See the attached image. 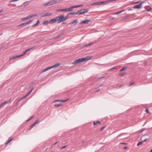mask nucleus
Here are the masks:
<instances>
[{"label":"nucleus","instance_id":"obj_1","mask_svg":"<svg viewBox=\"0 0 152 152\" xmlns=\"http://www.w3.org/2000/svg\"><path fill=\"white\" fill-rule=\"evenodd\" d=\"M91 59L90 57L88 56L85 58H82L75 60L72 63L73 64H80L82 62H84L86 60H88Z\"/></svg>","mask_w":152,"mask_h":152},{"label":"nucleus","instance_id":"obj_2","mask_svg":"<svg viewBox=\"0 0 152 152\" xmlns=\"http://www.w3.org/2000/svg\"><path fill=\"white\" fill-rule=\"evenodd\" d=\"M56 18L58 23H60L61 22H64L67 19V17H64L63 15L58 16Z\"/></svg>","mask_w":152,"mask_h":152},{"label":"nucleus","instance_id":"obj_3","mask_svg":"<svg viewBox=\"0 0 152 152\" xmlns=\"http://www.w3.org/2000/svg\"><path fill=\"white\" fill-rule=\"evenodd\" d=\"M88 11V10L87 9H84L81 10H79V11L76 13V14L78 15H80L83 14L87 12Z\"/></svg>","mask_w":152,"mask_h":152},{"label":"nucleus","instance_id":"obj_4","mask_svg":"<svg viewBox=\"0 0 152 152\" xmlns=\"http://www.w3.org/2000/svg\"><path fill=\"white\" fill-rule=\"evenodd\" d=\"M37 16V15L34 14L29 15L25 18H21V20L22 21H25V20H28L29 19L32 18L33 17H36Z\"/></svg>","mask_w":152,"mask_h":152},{"label":"nucleus","instance_id":"obj_5","mask_svg":"<svg viewBox=\"0 0 152 152\" xmlns=\"http://www.w3.org/2000/svg\"><path fill=\"white\" fill-rule=\"evenodd\" d=\"M141 139L143 142H146L149 140V137L148 135L145 134L142 137Z\"/></svg>","mask_w":152,"mask_h":152},{"label":"nucleus","instance_id":"obj_6","mask_svg":"<svg viewBox=\"0 0 152 152\" xmlns=\"http://www.w3.org/2000/svg\"><path fill=\"white\" fill-rule=\"evenodd\" d=\"M70 12V9L69 8H65L62 9H58L56 10L57 12Z\"/></svg>","mask_w":152,"mask_h":152},{"label":"nucleus","instance_id":"obj_7","mask_svg":"<svg viewBox=\"0 0 152 152\" xmlns=\"http://www.w3.org/2000/svg\"><path fill=\"white\" fill-rule=\"evenodd\" d=\"M145 2L144 1L140 3V4L139 5H135L134 7L133 8L134 9H140L142 7V5L143 3Z\"/></svg>","mask_w":152,"mask_h":152},{"label":"nucleus","instance_id":"obj_8","mask_svg":"<svg viewBox=\"0 0 152 152\" xmlns=\"http://www.w3.org/2000/svg\"><path fill=\"white\" fill-rule=\"evenodd\" d=\"M91 21L89 19L83 21H81L80 23V24H87Z\"/></svg>","mask_w":152,"mask_h":152},{"label":"nucleus","instance_id":"obj_9","mask_svg":"<svg viewBox=\"0 0 152 152\" xmlns=\"http://www.w3.org/2000/svg\"><path fill=\"white\" fill-rule=\"evenodd\" d=\"M83 6V5H77V6H73L71 7L70 8H69V9H70V11H72L73 10L72 9L73 8H77V7H79L82 6Z\"/></svg>","mask_w":152,"mask_h":152},{"label":"nucleus","instance_id":"obj_10","mask_svg":"<svg viewBox=\"0 0 152 152\" xmlns=\"http://www.w3.org/2000/svg\"><path fill=\"white\" fill-rule=\"evenodd\" d=\"M78 22L77 20H75L72 22H71L70 23V24L71 26H73L75 25Z\"/></svg>","mask_w":152,"mask_h":152},{"label":"nucleus","instance_id":"obj_11","mask_svg":"<svg viewBox=\"0 0 152 152\" xmlns=\"http://www.w3.org/2000/svg\"><path fill=\"white\" fill-rule=\"evenodd\" d=\"M56 21H57L56 18H53L50 19L49 21V22L50 23H55Z\"/></svg>","mask_w":152,"mask_h":152},{"label":"nucleus","instance_id":"obj_12","mask_svg":"<svg viewBox=\"0 0 152 152\" xmlns=\"http://www.w3.org/2000/svg\"><path fill=\"white\" fill-rule=\"evenodd\" d=\"M51 69V68L50 66L46 68L45 69H43L41 72L42 73H43L45 72H46V71H48V70Z\"/></svg>","mask_w":152,"mask_h":152},{"label":"nucleus","instance_id":"obj_13","mask_svg":"<svg viewBox=\"0 0 152 152\" xmlns=\"http://www.w3.org/2000/svg\"><path fill=\"white\" fill-rule=\"evenodd\" d=\"M49 2L50 4L51 5L54 4H55V3H57V1L53 0V1H50Z\"/></svg>","mask_w":152,"mask_h":152},{"label":"nucleus","instance_id":"obj_14","mask_svg":"<svg viewBox=\"0 0 152 152\" xmlns=\"http://www.w3.org/2000/svg\"><path fill=\"white\" fill-rule=\"evenodd\" d=\"M60 65V63H57L53 66H51L50 67L51 68V69H52V68H54L55 67H58L59 65Z\"/></svg>","mask_w":152,"mask_h":152},{"label":"nucleus","instance_id":"obj_15","mask_svg":"<svg viewBox=\"0 0 152 152\" xmlns=\"http://www.w3.org/2000/svg\"><path fill=\"white\" fill-rule=\"evenodd\" d=\"M100 3V5H102V4H108V1H101L99 2Z\"/></svg>","mask_w":152,"mask_h":152},{"label":"nucleus","instance_id":"obj_16","mask_svg":"<svg viewBox=\"0 0 152 152\" xmlns=\"http://www.w3.org/2000/svg\"><path fill=\"white\" fill-rule=\"evenodd\" d=\"M93 123L94 125H96L97 124H101V122L99 121H94Z\"/></svg>","mask_w":152,"mask_h":152},{"label":"nucleus","instance_id":"obj_17","mask_svg":"<svg viewBox=\"0 0 152 152\" xmlns=\"http://www.w3.org/2000/svg\"><path fill=\"white\" fill-rule=\"evenodd\" d=\"M92 5H100V3L99 2H96L94 3H93L92 4Z\"/></svg>","mask_w":152,"mask_h":152},{"label":"nucleus","instance_id":"obj_18","mask_svg":"<svg viewBox=\"0 0 152 152\" xmlns=\"http://www.w3.org/2000/svg\"><path fill=\"white\" fill-rule=\"evenodd\" d=\"M52 15V14L51 13H47L45 14L44 16H43V17H44L47 16H51Z\"/></svg>","mask_w":152,"mask_h":152},{"label":"nucleus","instance_id":"obj_19","mask_svg":"<svg viewBox=\"0 0 152 152\" xmlns=\"http://www.w3.org/2000/svg\"><path fill=\"white\" fill-rule=\"evenodd\" d=\"M7 103L6 101L4 103H2L0 104V108L1 107L3 106H4L6 103Z\"/></svg>","mask_w":152,"mask_h":152},{"label":"nucleus","instance_id":"obj_20","mask_svg":"<svg viewBox=\"0 0 152 152\" xmlns=\"http://www.w3.org/2000/svg\"><path fill=\"white\" fill-rule=\"evenodd\" d=\"M39 20H38L37 21V23L35 24H34L32 26L33 27H34V26H37L39 24Z\"/></svg>","mask_w":152,"mask_h":152},{"label":"nucleus","instance_id":"obj_21","mask_svg":"<svg viewBox=\"0 0 152 152\" xmlns=\"http://www.w3.org/2000/svg\"><path fill=\"white\" fill-rule=\"evenodd\" d=\"M38 122H39L38 121H36L34 124H33V125H32L31 126V128L33 127L36 124H37Z\"/></svg>","mask_w":152,"mask_h":152},{"label":"nucleus","instance_id":"obj_22","mask_svg":"<svg viewBox=\"0 0 152 152\" xmlns=\"http://www.w3.org/2000/svg\"><path fill=\"white\" fill-rule=\"evenodd\" d=\"M12 140V138H10L9 139V140H8L7 142L6 143V145L8 143H9V142H11Z\"/></svg>","mask_w":152,"mask_h":152},{"label":"nucleus","instance_id":"obj_23","mask_svg":"<svg viewBox=\"0 0 152 152\" xmlns=\"http://www.w3.org/2000/svg\"><path fill=\"white\" fill-rule=\"evenodd\" d=\"M49 23V22L48 21H44L43 23V25H47Z\"/></svg>","mask_w":152,"mask_h":152},{"label":"nucleus","instance_id":"obj_24","mask_svg":"<svg viewBox=\"0 0 152 152\" xmlns=\"http://www.w3.org/2000/svg\"><path fill=\"white\" fill-rule=\"evenodd\" d=\"M27 25L26 24V23H22L18 25L17 26V28H18V27H19V26H23L24 25Z\"/></svg>","mask_w":152,"mask_h":152},{"label":"nucleus","instance_id":"obj_25","mask_svg":"<svg viewBox=\"0 0 152 152\" xmlns=\"http://www.w3.org/2000/svg\"><path fill=\"white\" fill-rule=\"evenodd\" d=\"M124 11V10H122V11H118L117 12L115 13V14L118 15V14H119L120 13H121L122 12Z\"/></svg>","mask_w":152,"mask_h":152},{"label":"nucleus","instance_id":"obj_26","mask_svg":"<svg viewBox=\"0 0 152 152\" xmlns=\"http://www.w3.org/2000/svg\"><path fill=\"white\" fill-rule=\"evenodd\" d=\"M96 43V42H93L90 43L89 44H88V45H86L85 46H88L89 45H93L94 43Z\"/></svg>","mask_w":152,"mask_h":152},{"label":"nucleus","instance_id":"obj_27","mask_svg":"<svg viewBox=\"0 0 152 152\" xmlns=\"http://www.w3.org/2000/svg\"><path fill=\"white\" fill-rule=\"evenodd\" d=\"M126 69V67H123L122 69H121L120 70V71H122L125 69Z\"/></svg>","mask_w":152,"mask_h":152},{"label":"nucleus","instance_id":"obj_28","mask_svg":"<svg viewBox=\"0 0 152 152\" xmlns=\"http://www.w3.org/2000/svg\"><path fill=\"white\" fill-rule=\"evenodd\" d=\"M33 48H29V49H26L25 50V52H26V53L27 52H28L29 51L32 50Z\"/></svg>","mask_w":152,"mask_h":152},{"label":"nucleus","instance_id":"obj_29","mask_svg":"<svg viewBox=\"0 0 152 152\" xmlns=\"http://www.w3.org/2000/svg\"><path fill=\"white\" fill-rule=\"evenodd\" d=\"M68 100H69L68 99H66V100H60V102H65L68 101Z\"/></svg>","mask_w":152,"mask_h":152},{"label":"nucleus","instance_id":"obj_30","mask_svg":"<svg viewBox=\"0 0 152 152\" xmlns=\"http://www.w3.org/2000/svg\"><path fill=\"white\" fill-rule=\"evenodd\" d=\"M143 142H143V141L142 142H138L137 144V146H139L141 145L142 144V143H143Z\"/></svg>","mask_w":152,"mask_h":152},{"label":"nucleus","instance_id":"obj_31","mask_svg":"<svg viewBox=\"0 0 152 152\" xmlns=\"http://www.w3.org/2000/svg\"><path fill=\"white\" fill-rule=\"evenodd\" d=\"M43 5L44 6H50V5H51L48 2V3H46V4H43Z\"/></svg>","mask_w":152,"mask_h":152},{"label":"nucleus","instance_id":"obj_32","mask_svg":"<svg viewBox=\"0 0 152 152\" xmlns=\"http://www.w3.org/2000/svg\"><path fill=\"white\" fill-rule=\"evenodd\" d=\"M43 5L44 6H50V5H51L48 2V3H46V4H43Z\"/></svg>","mask_w":152,"mask_h":152},{"label":"nucleus","instance_id":"obj_33","mask_svg":"<svg viewBox=\"0 0 152 152\" xmlns=\"http://www.w3.org/2000/svg\"><path fill=\"white\" fill-rule=\"evenodd\" d=\"M16 58V56H13L12 57H11L10 58V60H11L12 59H13Z\"/></svg>","mask_w":152,"mask_h":152},{"label":"nucleus","instance_id":"obj_34","mask_svg":"<svg viewBox=\"0 0 152 152\" xmlns=\"http://www.w3.org/2000/svg\"><path fill=\"white\" fill-rule=\"evenodd\" d=\"M32 22V20H31L28 22H26V24H28L31 23Z\"/></svg>","mask_w":152,"mask_h":152},{"label":"nucleus","instance_id":"obj_35","mask_svg":"<svg viewBox=\"0 0 152 152\" xmlns=\"http://www.w3.org/2000/svg\"><path fill=\"white\" fill-rule=\"evenodd\" d=\"M61 105V104H55L54 105V106L56 107H59Z\"/></svg>","mask_w":152,"mask_h":152},{"label":"nucleus","instance_id":"obj_36","mask_svg":"<svg viewBox=\"0 0 152 152\" xmlns=\"http://www.w3.org/2000/svg\"><path fill=\"white\" fill-rule=\"evenodd\" d=\"M30 94L28 93L27 94H26L25 96L23 97V98H25V97H27V96H28Z\"/></svg>","mask_w":152,"mask_h":152},{"label":"nucleus","instance_id":"obj_37","mask_svg":"<svg viewBox=\"0 0 152 152\" xmlns=\"http://www.w3.org/2000/svg\"><path fill=\"white\" fill-rule=\"evenodd\" d=\"M16 58H18L22 56L21 55L18 56H16Z\"/></svg>","mask_w":152,"mask_h":152},{"label":"nucleus","instance_id":"obj_38","mask_svg":"<svg viewBox=\"0 0 152 152\" xmlns=\"http://www.w3.org/2000/svg\"><path fill=\"white\" fill-rule=\"evenodd\" d=\"M105 128V127L104 126H103L102 127L101 129H100V130L101 131H102L104 129V128Z\"/></svg>","mask_w":152,"mask_h":152},{"label":"nucleus","instance_id":"obj_39","mask_svg":"<svg viewBox=\"0 0 152 152\" xmlns=\"http://www.w3.org/2000/svg\"><path fill=\"white\" fill-rule=\"evenodd\" d=\"M152 8H149V9L147 10V11H149L151 10Z\"/></svg>","mask_w":152,"mask_h":152},{"label":"nucleus","instance_id":"obj_40","mask_svg":"<svg viewBox=\"0 0 152 152\" xmlns=\"http://www.w3.org/2000/svg\"><path fill=\"white\" fill-rule=\"evenodd\" d=\"M75 14H76V13H75L73 12H72L70 13H69V14H70L72 15H75Z\"/></svg>","mask_w":152,"mask_h":152},{"label":"nucleus","instance_id":"obj_41","mask_svg":"<svg viewBox=\"0 0 152 152\" xmlns=\"http://www.w3.org/2000/svg\"><path fill=\"white\" fill-rule=\"evenodd\" d=\"M145 111L147 113H149V111L148 110V108H147L145 110Z\"/></svg>","mask_w":152,"mask_h":152},{"label":"nucleus","instance_id":"obj_42","mask_svg":"<svg viewBox=\"0 0 152 152\" xmlns=\"http://www.w3.org/2000/svg\"><path fill=\"white\" fill-rule=\"evenodd\" d=\"M66 147V146H63L61 148V149H63L65 148Z\"/></svg>","mask_w":152,"mask_h":152},{"label":"nucleus","instance_id":"obj_43","mask_svg":"<svg viewBox=\"0 0 152 152\" xmlns=\"http://www.w3.org/2000/svg\"><path fill=\"white\" fill-rule=\"evenodd\" d=\"M26 53L25 52V51L24 52H23V53L21 55L22 56H24V55L26 54Z\"/></svg>","mask_w":152,"mask_h":152},{"label":"nucleus","instance_id":"obj_44","mask_svg":"<svg viewBox=\"0 0 152 152\" xmlns=\"http://www.w3.org/2000/svg\"><path fill=\"white\" fill-rule=\"evenodd\" d=\"M32 90L33 89H31L29 91V92L28 93L30 94L32 92Z\"/></svg>","mask_w":152,"mask_h":152},{"label":"nucleus","instance_id":"obj_45","mask_svg":"<svg viewBox=\"0 0 152 152\" xmlns=\"http://www.w3.org/2000/svg\"><path fill=\"white\" fill-rule=\"evenodd\" d=\"M120 144H124V145H126V143H120Z\"/></svg>","mask_w":152,"mask_h":152},{"label":"nucleus","instance_id":"obj_46","mask_svg":"<svg viewBox=\"0 0 152 152\" xmlns=\"http://www.w3.org/2000/svg\"><path fill=\"white\" fill-rule=\"evenodd\" d=\"M3 11V10H0V13Z\"/></svg>","mask_w":152,"mask_h":152},{"label":"nucleus","instance_id":"obj_47","mask_svg":"<svg viewBox=\"0 0 152 152\" xmlns=\"http://www.w3.org/2000/svg\"><path fill=\"white\" fill-rule=\"evenodd\" d=\"M127 147H126V146H125V147H124V149H127Z\"/></svg>","mask_w":152,"mask_h":152},{"label":"nucleus","instance_id":"obj_48","mask_svg":"<svg viewBox=\"0 0 152 152\" xmlns=\"http://www.w3.org/2000/svg\"><path fill=\"white\" fill-rule=\"evenodd\" d=\"M139 2V1H138L134 2V3L135 4H137V3H138Z\"/></svg>","mask_w":152,"mask_h":152},{"label":"nucleus","instance_id":"obj_49","mask_svg":"<svg viewBox=\"0 0 152 152\" xmlns=\"http://www.w3.org/2000/svg\"><path fill=\"white\" fill-rule=\"evenodd\" d=\"M60 101V100H55V101L54 102H59Z\"/></svg>","mask_w":152,"mask_h":152},{"label":"nucleus","instance_id":"obj_50","mask_svg":"<svg viewBox=\"0 0 152 152\" xmlns=\"http://www.w3.org/2000/svg\"><path fill=\"white\" fill-rule=\"evenodd\" d=\"M120 75H121V76H122V75H124V74H123V73H121V74H120Z\"/></svg>","mask_w":152,"mask_h":152},{"label":"nucleus","instance_id":"obj_51","mask_svg":"<svg viewBox=\"0 0 152 152\" xmlns=\"http://www.w3.org/2000/svg\"><path fill=\"white\" fill-rule=\"evenodd\" d=\"M57 143H58V142H56V143H54L53 144H54V145H56V144H57Z\"/></svg>","mask_w":152,"mask_h":152},{"label":"nucleus","instance_id":"obj_52","mask_svg":"<svg viewBox=\"0 0 152 152\" xmlns=\"http://www.w3.org/2000/svg\"><path fill=\"white\" fill-rule=\"evenodd\" d=\"M28 2V1H27V2H26L24 3L23 4V5H26V2Z\"/></svg>","mask_w":152,"mask_h":152},{"label":"nucleus","instance_id":"obj_53","mask_svg":"<svg viewBox=\"0 0 152 152\" xmlns=\"http://www.w3.org/2000/svg\"><path fill=\"white\" fill-rule=\"evenodd\" d=\"M144 129H142L140 132H142L143 131H144Z\"/></svg>","mask_w":152,"mask_h":152},{"label":"nucleus","instance_id":"obj_54","mask_svg":"<svg viewBox=\"0 0 152 152\" xmlns=\"http://www.w3.org/2000/svg\"><path fill=\"white\" fill-rule=\"evenodd\" d=\"M33 118V117H31V118H30V119H29V120H28V121H29V120H31V119Z\"/></svg>","mask_w":152,"mask_h":152},{"label":"nucleus","instance_id":"obj_55","mask_svg":"<svg viewBox=\"0 0 152 152\" xmlns=\"http://www.w3.org/2000/svg\"><path fill=\"white\" fill-rule=\"evenodd\" d=\"M132 10V9H129V10Z\"/></svg>","mask_w":152,"mask_h":152},{"label":"nucleus","instance_id":"obj_56","mask_svg":"<svg viewBox=\"0 0 152 152\" xmlns=\"http://www.w3.org/2000/svg\"><path fill=\"white\" fill-rule=\"evenodd\" d=\"M149 152H152V149Z\"/></svg>","mask_w":152,"mask_h":152},{"label":"nucleus","instance_id":"obj_57","mask_svg":"<svg viewBox=\"0 0 152 152\" xmlns=\"http://www.w3.org/2000/svg\"><path fill=\"white\" fill-rule=\"evenodd\" d=\"M100 89H99V90H98L97 91H96V92L99 91H100Z\"/></svg>","mask_w":152,"mask_h":152},{"label":"nucleus","instance_id":"obj_58","mask_svg":"<svg viewBox=\"0 0 152 152\" xmlns=\"http://www.w3.org/2000/svg\"><path fill=\"white\" fill-rule=\"evenodd\" d=\"M133 84V83H132L130 85V86L131 85H132Z\"/></svg>","mask_w":152,"mask_h":152},{"label":"nucleus","instance_id":"obj_59","mask_svg":"<svg viewBox=\"0 0 152 152\" xmlns=\"http://www.w3.org/2000/svg\"><path fill=\"white\" fill-rule=\"evenodd\" d=\"M101 86H102V85H99V87H101Z\"/></svg>","mask_w":152,"mask_h":152}]
</instances>
